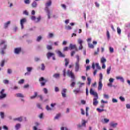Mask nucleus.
<instances>
[{"mask_svg": "<svg viewBox=\"0 0 130 130\" xmlns=\"http://www.w3.org/2000/svg\"><path fill=\"white\" fill-rule=\"evenodd\" d=\"M43 91H44L45 94H47V93H48V90H47V89L46 88H44L43 89Z\"/></svg>", "mask_w": 130, "mask_h": 130, "instance_id": "obj_46", "label": "nucleus"}, {"mask_svg": "<svg viewBox=\"0 0 130 130\" xmlns=\"http://www.w3.org/2000/svg\"><path fill=\"white\" fill-rule=\"evenodd\" d=\"M66 93H67V89H63L62 92H61V94H62V97H63L64 98H66L67 96Z\"/></svg>", "mask_w": 130, "mask_h": 130, "instance_id": "obj_13", "label": "nucleus"}, {"mask_svg": "<svg viewBox=\"0 0 130 130\" xmlns=\"http://www.w3.org/2000/svg\"><path fill=\"white\" fill-rule=\"evenodd\" d=\"M78 42L79 44L82 45L83 40H82L81 39H79L78 41Z\"/></svg>", "mask_w": 130, "mask_h": 130, "instance_id": "obj_47", "label": "nucleus"}, {"mask_svg": "<svg viewBox=\"0 0 130 130\" xmlns=\"http://www.w3.org/2000/svg\"><path fill=\"white\" fill-rule=\"evenodd\" d=\"M33 68L32 67H27L26 70L27 72H30L32 71Z\"/></svg>", "mask_w": 130, "mask_h": 130, "instance_id": "obj_32", "label": "nucleus"}, {"mask_svg": "<svg viewBox=\"0 0 130 130\" xmlns=\"http://www.w3.org/2000/svg\"><path fill=\"white\" fill-rule=\"evenodd\" d=\"M86 95L88 96L89 95V89H88V87L86 88Z\"/></svg>", "mask_w": 130, "mask_h": 130, "instance_id": "obj_52", "label": "nucleus"}, {"mask_svg": "<svg viewBox=\"0 0 130 130\" xmlns=\"http://www.w3.org/2000/svg\"><path fill=\"white\" fill-rule=\"evenodd\" d=\"M88 47H89V48H92V49H93V48H94V45H93V44H92L88 43Z\"/></svg>", "mask_w": 130, "mask_h": 130, "instance_id": "obj_37", "label": "nucleus"}, {"mask_svg": "<svg viewBox=\"0 0 130 130\" xmlns=\"http://www.w3.org/2000/svg\"><path fill=\"white\" fill-rule=\"evenodd\" d=\"M0 100L4 99V98H6L7 97V94L5 93V89H3L0 91Z\"/></svg>", "mask_w": 130, "mask_h": 130, "instance_id": "obj_7", "label": "nucleus"}, {"mask_svg": "<svg viewBox=\"0 0 130 130\" xmlns=\"http://www.w3.org/2000/svg\"><path fill=\"white\" fill-rule=\"evenodd\" d=\"M110 83H113V82H114V79L113 78H110L109 80Z\"/></svg>", "mask_w": 130, "mask_h": 130, "instance_id": "obj_55", "label": "nucleus"}, {"mask_svg": "<svg viewBox=\"0 0 130 130\" xmlns=\"http://www.w3.org/2000/svg\"><path fill=\"white\" fill-rule=\"evenodd\" d=\"M5 62H6V61L5 60H2L1 62V67L3 68V67L5 66Z\"/></svg>", "mask_w": 130, "mask_h": 130, "instance_id": "obj_30", "label": "nucleus"}, {"mask_svg": "<svg viewBox=\"0 0 130 130\" xmlns=\"http://www.w3.org/2000/svg\"><path fill=\"white\" fill-rule=\"evenodd\" d=\"M111 71V67H110L109 68H107V74L108 75H109V74H110Z\"/></svg>", "mask_w": 130, "mask_h": 130, "instance_id": "obj_28", "label": "nucleus"}, {"mask_svg": "<svg viewBox=\"0 0 130 130\" xmlns=\"http://www.w3.org/2000/svg\"><path fill=\"white\" fill-rule=\"evenodd\" d=\"M31 19L32 20V21H35L36 22V17L35 16H32L31 17Z\"/></svg>", "mask_w": 130, "mask_h": 130, "instance_id": "obj_48", "label": "nucleus"}, {"mask_svg": "<svg viewBox=\"0 0 130 130\" xmlns=\"http://www.w3.org/2000/svg\"><path fill=\"white\" fill-rule=\"evenodd\" d=\"M107 37L108 39H109V38H110V34H109V31L108 30L107 31Z\"/></svg>", "mask_w": 130, "mask_h": 130, "instance_id": "obj_41", "label": "nucleus"}, {"mask_svg": "<svg viewBox=\"0 0 130 130\" xmlns=\"http://www.w3.org/2000/svg\"><path fill=\"white\" fill-rule=\"evenodd\" d=\"M112 102H113V103H117V100H116L115 99H113Z\"/></svg>", "mask_w": 130, "mask_h": 130, "instance_id": "obj_59", "label": "nucleus"}, {"mask_svg": "<svg viewBox=\"0 0 130 130\" xmlns=\"http://www.w3.org/2000/svg\"><path fill=\"white\" fill-rule=\"evenodd\" d=\"M51 56H54V53L49 52L47 53V57L48 59H49Z\"/></svg>", "mask_w": 130, "mask_h": 130, "instance_id": "obj_10", "label": "nucleus"}, {"mask_svg": "<svg viewBox=\"0 0 130 130\" xmlns=\"http://www.w3.org/2000/svg\"><path fill=\"white\" fill-rule=\"evenodd\" d=\"M3 83H4V84H9V80H5L3 81Z\"/></svg>", "mask_w": 130, "mask_h": 130, "instance_id": "obj_61", "label": "nucleus"}, {"mask_svg": "<svg viewBox=\"0 0 130 130\" xmlns=\"http://www.w3.org/2000/svg\"><path fill=\"white\" fill-rule=\"evenodd\" d=\"M76 53L75 51H72L71 53V56H74V55Z\"/></svg>", "mask_w": 130, "mask_h": 130, "instance_id": "obj_58", "label": "nucleus"}, {"mask_svg": "<svg viewBox=\"0 0 130 130\" xmlns=\"http://www.w3.org/2000/svg\"><path fill=\"white\" fill-rule=\"evenodd\" d=\"M89 93L90 95H92L94 96V98L93 99V105L94 106H96L99 102H98V93L94 91L93 90V88H90L89 90Z\"/></svg>", "mask_w": 130, "mask_h": 130, "instance_id": "obj_1", "label": "nucleus"}, {"mask_svg": "<svg viewBox=\"0 0 130 130\" xmlns=\"http://www.w3.org/2000/svg\"><path fill=\"white\" fill-rule=\"evenodd\" d=\"M24 82H25V80L21 79L18 82V84H24Z\"/></svg>", "mask_w": 130, "mask_h": 130, "instance_id": "obj_43", "label": "nucleus"}, {"mask_svg": "<svg viewBox=\"0 0 130 130\" xmlns=\"http://www.w3.org/2000/svg\"><path fill=\"white\" fill-rule=\"evenodd\" d=\"M96 110L99 112H102L103 111H105V110L101 109L100 108H97Z\"/></svg>", "mask_w": 130, "mask_h": 130, "instance_id": "obj_40", "label": "nucleus"}, {"mask_svg": "<svg viewBox=\"0 0 130 130\" xmlns=\"http://www.w3.org/2000/svg\"><path fill=\"white\" fill-rule=\"evenodd\" d=\"M109 50H110V52L111 53H113V52L114 51V49H113V48L110 47L109 48Z\"/></svg>", "mask_w": 130, "mask_h": 130, "instance_id": "obj_34", "label": "nucleus"}, {"mask_svg": "<svg viewBox=\"0 0 130 130\" xmlns=\"http://www.w3.org/2000/svg\"><path fill=\"white\" fill-rule=\"evenodd\" d=\"M60 76V75L59 74L56 73L53 75V78H55V79H58V78H59Z\"/></svg>", "mask_w": 130, "mask_h": 130, "instance_id": "obj_17", "label": "nucleus"}, {"mask_svg": "<svg viewBox=\"0 0 130 130\" xmlns=\"http://www.w3.org/2000/svg\"><path fill=\"white\" fill-rule=\"evenodd\" d=\"M24 4H26V5H29V4H30V0H24Z\"/></svg>", "mask_w": 130, "mask_h": 130, "instance_id": "obj_44", "label": "nucleus"}, {"mask_svg": "<svg viewBox=\"0 0 130 130\" xmlns=\"http://www.w3.org/2000/svg\"><path fill=\"white\" fill-rule=\"evenodd\" d=\"M23 14L24 15H26V16H28V15H29V13L27 12V10H25L24 11H23Z\"/></svg>", "mask_w": 130, "mask_h": 130, "instance_id": "obj_54", "label": "nucleus"}, {"mask_svg": "<svg viewBox=\"0 0 130 130\" xmlns=\"http://www.w3.org/2000/svg\"><path fill=\"white\" fill-rule=\"evenodd\" d=\"M31 6L32 7V8H36L37 7V2H36V1H34L31 4Z\"/></svg>", "mask_w": 130, "mask_h": 130, "instance_id": "obj_21", "label": "nucleus"}, {"mask_svg": "<svg viewBox=\"0 0 130 130\" xmlns=\"http://www.w3.org/2000/svg\"><path fill=\"white\" fill-rule=\"evenodd\" d=\"M104 121H105V123H108L109 122V120L107 118H104Z\"/></svg>", "mask_w": 130, "mask_h": 130, "instance_id": "obj_45", "label": "nucleus"}, {"mask_svg": "<svg viewBox=\"0 0 130 130\" xmlns=\"http://www.w3.org/2000/svg\"><path fill=\"white\" fill-rule=\"evenodd\" d=\"M103 79V75L102 73L100 74V79L99 80V85L98 89L99 91L102 90V87H103V84H102V79Z\"/></svg>", "mask_w": 130, "mask_h": 130, "instance_id": "obj_4", "label": "nucleus"}, {"mask_svg": "<svg viewBox=\"0 0 130 130\" xmlns=\"http://www.w3.org/2000/svg\"><path fill=\"white\" fill-rule=\"evenodd\" d=\"M65 29H66V30H72V27L70 25H68L66 26Z\"/></svg>", "mask_w": 130, "mask_h": 130, "instance_id": "obj_36", "label": "nucleus"}, {"mask_svg": "<svg viewBox=\"0 0 130 130\" xmlns=\"http://www.w3.org/2000/svg\"><path fill=\"white\" fill-rule=\"evenodd\" d=\"M60 117V114H57L54 117V119H58Z\"/></svg>", "mask_w": 130, "mask_h": 130, "instance_id": "obj_35", "label": "nucleus"}, {"mask_svg": "<svg viewBox=\"0 0 130 130\" xmlns=\"http://www.w3.org/2000/svg\"><path fill=\"white\" fill-rule=\"evenodd\" d=\"M16 96L19 98H24V95L22 93H16Z\"/></svg>", "mask_w": 130, "mask_h": 130, "instance_id": "obj_18", "label": "nucleus"}, {"mask_svg": "<svg viewBox=\"0 0 130 130\" xmlns=\"http://www.w3.org/2000/svg\"><path fill=\"white\" fill-rule=\"evenodd\" d=\"M0 115L1 116V118H4V117H5V113H4V112H1Z\"/></svg>", "mask_w": 130, "mask_h": 130, "instance_id": "obj_38", "label": "nucleus"}, {"mask_svg": "<svg viewBox=\"0 0 130 130\" xmlns=\"http://www.w3.org/2000/svg\"><path fill=\"white\" fill-rule=\"evenodd\" d=\"M21 50V48H16L15 49V53H16V54H19Z\"/></svg>", "mask_w": 130, "mask_h": 130, "instance_id": "obj_14", "label": "nucleus"}, {"mask_svg": "<svg viewBox=\"0 0 130 130\" xmlns=\"http://www.w3.org/2000/svg\"><path fill=\"white\" fill-rule=\"evenodd\" d=\"M119 99L120 100H121V101H122V102L125 101V99H124V98L122 96H120Z\"/></svg>", "mask_w": 130, "mask_h": 130, "instance_id": "obj_50", "label": "nucleus"}, {"mask_svg": "<svg viewBox=\"0 0 130 130\" xmlns=\"http://www.w3.org/2000/svg\"><path fill=\"white\" fill-rule=\"evenodd\" d=\"M80 69V64L78 62L75 63V72H79Z\"/></svg>", "mask_w": 130, "mask_h": 130, "instance_id": "obj_12", "label": "nucleus"}, {"mask_svg": "<svg viewBox=\"0 0 130 130\" xmlns=\"http://www.w3.org/2000/svg\"><path fill=\"white\" fill-rule=\"evenodd\" d=\"M117 32L119 35L121 34V29H120V28L119 27L117 28Z\"/></svg>", "mask_w": 130, "mask_h": 130, "instance_id": "obj_29", "label": "nucleus"}, {"mask_svg": "<svg viewBox=\"0 0 130 130\" xmlns=\"http://www.w3.org/2000/svg\"><path fill=\"white\" fill-rule=\"evenodd\" d=\"M49 37L50 38H52V37H53V34H52V33H50V34H49Z\"/></svg>", "mask_w": 130, "mask_h": 130, "instance_id": "obj_60", "label": "nucleus"}, {"mask_svg": "<svg viewBox=\"0 0 130 130\" xmlns=\"http://www.w3.org/2000/svg\"><path fill=\"white\" fill-rule=\"evenodd\" d=\"M55 92H58V91H59V89L58 88V87H55Z\"/></svg>", "mask_w": 130, "mask_h": 130, "instance_id": "obj_64", "label": "nucleus"}, {"mask_svg": "<svg viewBox=\"0 0 130 130\" xmlns=\"http://www.w3.org/2000/svg\"><path fill=\"white\" fill-rule=\"evenodd\" d=\"M76 57L77 58L76 62H78V63H79V62H80V56H79V55H77Z\"/></svg>", "mask_w": 130, "mask_h": 130, "instance_id": "obj_31", "label": "nucleus"}, {"mask_svg": "<svg viewBox=\"0 0 130 130\" xmlns=\"http://www.w3.org/2000/svg\"><path fill=\"white\" fill-rule=\"evenodd\" d=\"M46 109L47 110H48V111L52 110V109H51V108L49 107V106H46Z\"/></svg>", "mask_w": 130, "mask_h": 130, "instance_id": "obj_51", "label": "nucleus"}, {"mask_svg": "<svg viewBox=\"0 0 130 130\" xmlns=\"http://www.w3.org/2000/svg\"><path fill=\"white\" fill-rule=\"evenodd\" d=\"M96 86H97V83H96V82L93 83L92 84H91V87H93L94 88H95V87H96Z\"/></svg>", "mask_w": 130, "mask_h": 130, "instance_id": "obj_57", "label": "nucleus"}, {"mask_svg": "<svg viewBox=\"0 0 130 130\" xmlns=\"http://www.w3.org/2000/svg\"><path fill=\"white\" fill-rule=\"evenodd\" d=\"M57 53L59 57H64L66 56V55L59 50L57 51Z\"/></svg>", "mask_w": 130, "mask_h": 130, "instance_id": "obj_11", "label": "nucleus"}, {"mask_svg": "<svg viewBox=\"0 0 130 130\" xmlns=\"http://www.w3.org/2000/svg\"><path fill=\"white\" fill-rule=\"evenodd\" d=\"M51 6V1H49L47 3H46V7L45 8V11L47 13L48 18L50 19V11H49V9L48 7Z\"/></svg>", "mask_w": 130, "mask_h": 130, "instance_id": "obj_3", "label": "nucleus"}, {"mask_svg": "<svg viewBox=\"0 0 130 130\" xmlns=\"http://www.w3.org/2000/svg\"><path fill=\"white\" fill-rule=\"evenodd\" d=\"M38 95V93L37 92H35V95L30 96V99H35L36 97H37V95Z\"/></svg>", "mask_w": 130, "mask_h": 130, "instance_id": "obj_20", "label": "nucleus"}, {"mask_svg": "<svg viewBox=\"0 0 130 130\" xmlns=\"http://www.w3.org/2000/svg\"><path fill=\"white\" fill-rule=\"evenodd\" d=\"M39 81L40 82L41 86L42 87H44L48 82L47 79H44V77L40 78Z\"/></svg>", "mask_w": 130, "mask_h": 130, "instance_id": "obj_6", "label": "nucleus"}, {"mask_svg": "<svg viewBox=\"0 0 130 130\" xmlns=\"http://www.w3.org/2000/svg\"><path fill=\"white\" fill-rule=\"evenodd\" d=\"M42 71H44L45 70V66H44V64H42V67H41Z\"/></svg>", "mask_w": 130, "mask_h": 130, "instance_id": "obj_49", "label": "nucleus"}, {"mask_svg": "<svg viewBox=\"0 0 130 130\" xmlns=\"http://www.w3.org/2000/svg\"><path fill=\"white\" fill-rule=\"evenodd\" d=\"M5 43H6V41H4V40H2L0 42V46L1 47H2V46H3V45L4 44V47L1 48V54H5V50L7 49V44H5Z\"/></svg>", "mask_w": 130, "mask_h": 130, "instance_id": "obj_5", "label": "nucleus"}, {"mask_svg": "<svg viewBox=\"0 0 130 130\" xmlns=\"http://www.w3.org/2000/svg\"><path fill=\"white\" fill-rule=\"evenodd\" d=\"M40 20H41V17L39 16L37 18V20H36V22L37 23V22H39V21H40Z\"/></svg>", "mask_w": 130, "mask_h": 130, "instance_id": "obj_53", "label": "nucleus"}, {"mask_svg": "<svg viewBox=\"0 0 130 130\" xmlns=\"http://www.w3.org/2000/svg\"><path fill=\"white\" fill-rule=\"evenodd\" d=\"M47 49L48 50H52V46L51 45H48L47 46Z\"/></svg>", "mask_w": 130, "mask_h": 130, "instance_id": "obj_33", "label": "nucleus"}, {"mask_svg": "<svg viewBox=\"0 0 130 130\" xmlns=\"http://www.w3.org/2000/svg\"><path fill=\"white\" fill-rule=\"evenodd\" d=\"M10 24H11V22L10 21H8L6 23H5V24H4V28H5V29H6V28H8V27L9 26V25H10Z\"/></svg>", "mask_w": 130, "mask_h": 130, "instance_id": "obj_19", "label": "nucleus"}, {"mask_svg": "<svg viewBox=\"0 0 130 130\" xmlns=\"http://www.w3.org/2000/svg\"><path fill=\"white\" fill-rule=\"evenodd\" d=\"M101 63H105V62H106V59L104 57H102L101 59Z\"/></svg>", "mask_w": 130, "mask_h": 130, "instance_id": "obj_23", "label": "nucleus"}, {"mask_svg": "<svg viewBox=\"0 0 130 130\" xmlns=\"http://www.w3.org/2000/svg\"><path fill=\"white\" fill-rule=\"evenodd\" d=\"M67 74L72 79L71 81L72 82L70 86L72 87H75V85H76V82H74V81H75V79H76V77H75V74H74L72 71H70V70H68L67 71Z\"/></svg>", "mask_w": 130, "mask_h": 130, "instance_id": "obj_2", "label": "nucleus"}, {"mask_svg": "<svg viewBox=\"0 0 130 130\" xmlns=\"http://www.w3.org/2000/svg\"><path fill=\"white\" fill-rule=\"evenodd\" d=\"M65 67H68V65L69 64L70 61L68 59L65 58Z\"/></svg>", "mask_w": 130, "mask_h": 130, "instance_id": "obj_25", "label": "nucleus"}, {"mask_svg": "<svg viewBox=\"0 0 130 130\" xmlns=\"http://www.w3.org/2000/svg\"><path fill=\"white\" fill-rule=\"evenodd\" d=\"M77 46L76 45H73V44H70L69 46V48L71 49V50H73V49H75Z\"/></svg>", "mask_w": 130, "mask_h": 130, "instance_id": "obj_15", "label": "nucleus"}, {"mask_svg": "<svg viewBox=\"0 0 130 130\" xmlns=\"http://www.w3.org/2000/svg\"><path fill=\"white\" fill-rule=\"evenodd\" d=\"M86 121L85 120H82V125L83 126H86Z\"/></svg>", "mask_w": 130, "mask_h": 130, "instance_id": "obj_42", "label": "nucleus"}, {"mask_svg": "<svg viewBox=\"0 0 130 130\" xmlns=\"http://www.w3.org/2000/svg\"><path fill=\"white\" fill-rule=\"evenodd\" d=\"M66 69H64L63 70V77H66Z\"/></svg>", "mask_w": 130, "mask_h": 130, "instance_id": "obj_62", "label": "nucleus"}, {"mask_svg": "<svg viewBox=\"0 0 130 130\" xmlns=\"http://www.w3.org/2000/svg\"><path fill=\"white\" fill-rule=\"evenodd\" d=\"M87 81H88L87 85L88 86H90V85H91V78H90V77L87 78Z\"/></svg>", "mask_w": 130, "mask_h": 130, "instance_id": "obj_27", "label": "nucleus"}, {"mask_svg": "<svg viewBox=\"0 0 130 130\" xmlns=\"http://www.w3.org/2000/svg\"><path fill=\"white\" fill-rule=\"evenodd\" d=\"M27 22V20L26 18H23L20 20V25L21 26V29L24 28V23H26Z\"/></svg>", "mask_w": 130, "mask_h": 130, "instance_id": "obj_9", "label": "nucleus"}, {"mask_svg": "<svg viewBox=\"0 0 130 130\" xmlns=\"http://www.w3.org/2000/svg\"><path fill=\"white\" fill-rule=\"evenodd\" d=\"M117 125V123H113L112 122L110 123V126H112V127H116V126Z\"/></svg>", "mask_w": 130, "mask_h": 130, "instance_id": "obj_24", "label": "nucleus"}, {"mask_svg": "<svg viewBox=\"0 0 130 130\" xmlns=\"http://www.w3.org/2000/svg\"><path fill=\"white\" fill-rule=\"evenodd\" d=\"M116 78L117 80H120V81L123 83V82H124V79H123V78L122 77L117 76L116 77Z\"/></svg>", "mask_w": 130, "mask_h": 130, "instance_id": "obj_16", "label": "nucleus"}, {"mask_svg": "<svg viewBox=\"0 0 130 130\" xmlns=\"http://www.w3.org/2000/svg\"><path fill=\"white\" fill-rule=\"evenodd\" d=\"M41 39H42V37H41V36H40L37 38V41H38V42H39V41H40Z\"/></svg>", "mask_w": 130, "mask_h": 130, "instance_id": "obj_39", "label": "nucleus"}, {"mask_svg": "<svg viewBox=\"0 0 130 130\" xmlns=\"http://www.w3.org/2000/svg\"><path fill=\"white\" fill-rule=\"evenodd\" d=\"M20 127H21V124L20 123L16 124V125H15L16 129L18 130L19 129V128H20Z\"/></svg>", "mask_w": 130, "mask_h": 130, "instance_id": "obj_26", "label": "nucleus"}, {"mask_svg": "<svg viewBox=\"0 0 130 130\" xmlns=\"http://www.w3.org/2000/svg\"><path fill=\"white\" fill-rule=\"evenodd\" d=\"M14 120H17L18 121H22L23 120V118L22 117L16 118L15 119H14Z\"/></svg>", "mask_w": 130, "mask_h": 130, "instance_id": "obj_22", "label": "nucleus"}, {"mask_svg": "<svg viewBox=\"0 0 130 130\" xmlns=\"http://www.w3.org/2000/svg\"><path fill=\"white\" fill-rule=\"evenodd\" d=\"M104 97L106 99H109V95H108V94H104Z\"/></svg>", "mask_w": 130, "mask_h": 130, "instance_id": "obj_56", "label": "nucleus"}, {"mask_svg": "<svg viewBox=\"0 0 130 130\" xmlns=\"http://www.w3.org/2000/svg\"><path fill=\"white\" fill-rule=\"evenodd\" d=\"M95 66L98 70H101V67L99 66V63H96L95 64L94 62L92 64V68L93 70H95Z\"/></svg>", "mask_w": 130, "mask_h": 130, "instance_id": "obj_8", "label": "nucleus"}, {"mask_svg": "<svg viewBox=\"0 0 130 130\" xmlns=\"http://www.w3.org/2000/svg\"><path fill=\"white\" fill-rule=\"evenodd\" d=\"M39 118L41 119L43 117V113H41L40 114V115L39 116Z\"/></svg>", "mask_w": 130, "mask_h": 130, "instance_id": "obj_63", "label": "nucleus"}]
</instances>
